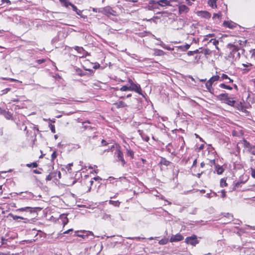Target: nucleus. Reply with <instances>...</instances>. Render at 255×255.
<instances>
[{
    "label": "nucleus",
    "instance_id": "nucleus-36",
    "mask_svg": "<svg viewBox=\"0 0 255 255\" xmlns=\"http://www.w3.org/2000/svg\"><path fill=\"white\" fill-rule=\"evenodd\" d=\"M75 70L76 73L80 76H83L86 75L85 73L81 69L79 68H76Z\"/></svg>",
    "mask_w": 255,
    "mask_h": 255
},
{
    "label": "nucleus",
    "instance_id": "nucleus-38",
    "mask_svg": "<svg viewBox=\"0 0 255 255\" xmlns=\"http://www.w3.org/2000/svg\"><path fill=\"white\" fill-rule=\"evenodd\" d=\"M109 203L110 204L113 205L116 207H119L120 205V202L119 201L109 200Z\"/></svg>",
    "mask_w": 255,
    "mask_h": 255
},
{
    "label": "nucleus",
    "instance_id": "nucleus-32",
    "mask_svg": "<svg viewBox=\"0 0 255 255\" xmlns=\"http://www.w3.org/2000/svg\"><path fill=\"white\" fill-rule=\"evenodd\" d=\"M210 42H212V44L215 46L217 50H219L218 47L219 40L216 39H212L210 40Z\"/></svg>",
    "mask_w": 255,
    "mask_h": 255
},
{
    "label": "nucleus",
    "instance_id": "nucleus-20",
    "mask_svg": "<svg viewBox=\"0 0 255 255\" xmlns=\"http://www.w3.org/2000/svg\"><path fill=\"white\" fill-rule=\"evenodd\" d=\"M189 10V8L184 4L180 5L179 6V11L180 13L187 12Z\"/></svg>",
    "mask_w": 255,
    "mask_h": 255
},
{
    "label": "nucleus",
    "instance_id": "nucleus-40",
    "mask_svg": "<svg viewBox=\"0 0 255 255\" xmlns=\"http://www.w3.org/2000/svg\"><path fill=\"white\" fill-rule=\"evenodd\" d=\"M102 219L105 220L110 221L111 220V216L106 213H104L102 216Z\"/></svg>",
    "mask_w": 255,
    "mask_h": 255
},
{
    "label": "nucleus",
    "instance_id": "nucleus-3",
    "mask_svg": "<svg viewBox=\"0 0 255 255\" xmlns=\"http://www.w3.org/2000/svg\"><path fill=\"white\" fill-rule=\"evenodd\" d=\"M220 80V77L217 75L213 76L207 81H206L205 86L207 89L210 93L213 94L214 91V89L212 87L213 84Z\"/></svg>",
    "mask_w": 255,
    "mask_h": 255
},
{
    "label": "nucleus",
    "instance_id": "nucleus-9",
    "mask_svg": "<svg viewBox=\"0 0 255 255\" xmlns=\"http://www.w3.org/2000/svg\"><path fill=\"white\" fill-rule=\"evenodd\" d=\"M115 154H117V160L121 161L122 162V166H124L126 163V162L124 158V154L123 152L121 150L118 149L115 152Z\"/></svg>",
    "mask_w": 255,
    "mask_h": 255
},
{
    "label": "nucleus",
    "instance_id": "nucleus-37",
    "mask_svg": "<svg viewBox=\"0 0 255 255\" xmlns=\"http://www.w3.org/2000/svg\"><path fill=\"white\" fill-rule=\"evenodd\" d=\"M190 47V44H186L184 45L179 46V49H180L181 51H185L187 50L188 49H189Z\"/></svg>",
    "mask_w": 255,
    "mask_h": 255
},
{
    "label": "nucleus",
    "instance_id": "nucleus-45",
    "mask_svg": "<svg viewBox=\"0 0 255 255\" xmlns=\"http://www.w3.org/2000/svg\"><path fill=\"white\" fill-rule=\"evenodd\" d=\"M120 90L121 91H129V88L128 86L125 85V86H123V87H122L120 89Z\"/></svg>",
    "mask_w": 255,
    "mask_h": 255
},
{
    "label": "nucleus",
    "instance_id": "nucleus-60",
    "mask_svg": "<svg viewBox=\"0 0 255 255\" xmlns=\"http://www.w3.org/2000/svg\"><path fill=\"white\" fill-rule=\"evenodd\" d=\"M166 243V241L165 240H161L159 241V244H162V245L165 244Z\"/></svg>",
    "mask_w": 255,
    "mask_h": 255
},
{
    "label": "nucleus",
    "instance_id": "nucleus-57",
    "mask_svg": "<svg viewBox=\"0 0 255 255\" xmlns=\"http://www.w3.org/2000/svg\"><path fill=\"white\" fill-rule=\"evenodd\" d=\"M45 59H38V60H36V62H37L38 64H41V63H42L44 62H45Z\"/></svg>",
    "mask_w": 255,
    "mask_h": 255
},
{
    "label": "nucleus",
    "instance_id": "nucleus-33",
    "mask_svg": "<svg viewBox=\"0 0 255 255\" xmlns=\"http://www.w3.org/2000/svg\"><path fill=\"white\" fill-rule=\"evenodd\" d=\"M165 54V52L160 49H155L154 50V55L156 56H162Z\"/></svg>",
    "mask_w": 255,
    "mask_h": 255
},
{
    "label": "nucleus",
    "instance_id": "nucleus-2",
    "mask_svg": "<svg viewBox=\"0 0 255 255\" xmlns=\"http://www.w3.org/2000/svg\"><path fill=\"white\" fill-rule=\"evenodd\" d=\"M239 50V48L238 46L231 43L228 44L226 50L228 58L235 59H239L240 54Z\"/></svg>",
    "mask_w": 255,
    "mask_h": 255
},
{
    "label": "nucleus",
    "instance_id": "nucleus-55",
    "mask_svg": "<svg viewBox=\"0 0 255 255\" xmlns=\"http://www.w3.org/2000/svg\"><path fill=\"white\" fill-rule=\"evenodd\" d=\"M221 16V12L219 13H214V15H213V18H219Z\"/></svg>",
    "mask_w": 255,
    "mask_h": 255
},
{
    "label": "nucleus",
    "instance_id": "nucleus-35",
    "mask_svg": "<svg viewBox=\"0 0 255 255\" xmlns=\"http://www.w3.org/2000/svg\"><path fill=\"white\" fill-rule=\"evenodd\" d=\"M116 105H117V108H124V107H126L127 106L126 104L124 102H123L122 101H121L117 103L116 104Z\"/></svg>",
    "mask_w": 255,
    "mask_h": 255
},
{
    "label": "nucleus",
    "instance_id": "nucleus-19",
    "mask_svg": "<svg viewBox=\"0 0 255 255\" xmlns=\"http://www.w3.org/2000/svg\"><path fill=\"white\" fill-rule=\"evenodd\" d=\"M60 220L62 221L63 226H65L68 223V219L65 214H62L60 216Z\"/></svg>",
    "mask_w": 255,
    "mask_h": 255
},
{
    "label": "nucleus",
    "instance_id": "nucleus-43",
    "mask_svg": "<svg viewBox=\"0 0 255 255\" xmlns=\"http://www.w3.org/2000/svg\"><path fill=\"white\" fill-rule=\"evenodd\" d=\"M26 166L28 167H33V168H35V167H37L38 166V164L35 162H34L33 163H28L26 164Z\"/></svg>",
    "mask_w": 255,
    "mask_h": 255
},
{
    "label": "nucleus",
    "instance_id": "nucleus-24",
    "mask_svg": "<svg viewBox=\"0 0 255 255\" xmlns=\"http://www.w3.org/2000/svg\"><path fill=\"white\" fill-rule=\"evenodd\" d=\"M1 244L2 245H8V243L10 242V240H11V238H7L5 236L4 237H1Z\"/></svg>",
    "mask_w": 255,
    "mask_h": 255
},
{
    "label": "nucleus",
    "instance_id": "nucleus-52",
    "mask_svg": "<svg viewBox=\"0 0 255 255\" xmlns=\"http://www.w3.org/2000/svg\"><path fill=\"white\" fill-rule=\"evenodd\" d=\"M221 197L222 198H225L226 197V192L224 189H223L221 191Z\"/></svg>",
    "mask_w": 255,
    "mask_h": 255
},
{
    "label": "nucleus",
    "instance_id": "nucleus-8",
    "mask_svg": "<svg viewBox=\"0 0 255 255\" xmlns=\"http://www.w3.org/2000/svg\"><path fill=\"white\" fill-rule=\"evenodd\" d=\"M128 87L129 88V91H134L139 95H142V90L140 85L133 83H131V85Z\"/></svg>",
    "mask_w": 255,
    "mask_h": 255
},
{
    "label": "nucleus",
    "instance_id": "nucleus-28",
    "mask_svg": "<svg viewBox=\"0 0 255 255\" xmlns=\"http://www.w3.org/2000/svg\"><path fill=\"white\" fill-rule=\"evenodd\" d=\"M149 4L151 5L153 8H158V1L155 0H150L149 1Z\"/></svg>",
    "mask_w": 255,
    "mask_h": 255
},
{
    "label": "nucleus",
    "instance_id": "nucleus-22",
    "mask_svg": "<svg viewBox=\"0 0 255 255\" xmlns=\"http://www.w3.org/2000/svg\"><path fill=\"white\" fill-rule=\"evenodd\" d=\"M170 5V1L168 0H159L158 1V5L164 6Z\"/></svg>",
    "mask_w": 255,
    "mask_h": 255
},
{
    "label": "nucleus",
    "instance_id": "nucleus-15",
    "mask_svg": "<svg viewBox=\"0 0 255 255\" xmlns=\"http://www.w3.org/2000/svg\"><path fill=\"white\" fill-rule=\"evenodd\" d=\"M213 162H214V166H215V169L217 172V173L219 175L222 174L225 171L224 168L222 166H220L218 164H215V162L214 160H213Z\"/></svg>",
    "mask_w": 255,
    "mask_h": 255
},
{
    "label": "nucleus",
    "instance_id": "nucleus-58",
    "mask_svg": "<svg viewBox=\"0 0 255 255\" xmlns=\"http://www.w3.org/2000/svg\"><path fill=\"white\" fill-rule=\"evenodd\" d=\"M101 144H102V145L105 146L108 144V143L107 142V141L103 139L101 141Z\"/></svg>",
    "mask_w": 255,
    "mask_h": 255
},
{
    "label": "nucleus",
    "instance_id": "nucleus-59",
    "mask_svg": "<svg viewBox=\"0 0 255 255\" xmlns=\"http://www.w3.org/2000/svg\"><path fill=\"white\" fill-rule=\"evenodd\" d=\"M2 3L6 2L8 4H10L11 2L9 0H1Z\"/></svg>",
    "mask_w": 255,
    "mask_h": 255
},
{
    "label": "nucleus",
    "instance_id": "nucleus-6",
    "mask_svg": "<svg viewBox=\"0 0 255 255\" xmlns=\"http://www.w3.org/2000/svg\"><path fill=\"white\" fill-rule=\"evenodd\" d=\"M249 179V176L248 175H243L240 178L239 181H238L234 186L235 189L239 188L241 187V185L246 183Z\"/></svg>",
    "mask_w": 255,
    "mask_h": 255
},
{
    "label": "nucleus",
    "instance_id": "nucleus-63",
    "mask_svg": "<svg viewBox=\"0 0 255 255\" xmlns=\"http://www.w3.org/2000/svg\"><path fill=\"white\" fill-rule=\"evenodd\" d=\"M33 172L35 174H41V172L37 169L33 170Z\"/></svg>",
    "mask_w": 255,
    "mask_h": 255
},
{
    "label": "nucleus",
    "instance_id": "nucleus-62",
    "mask_svg": "<svg viewBox=\"0 0 255 255\" xmlns=\"http://www.w3.org/2000/svg\"><path fill=\"white\" fill-rule=\"evenodd\" d=\"M6 111L4 110H2L0 107V115H4V112H5Z\"/></svg>",
    "mask_w": 255,
    "mask_h": 255
},
{
    "label": "nucleus",
    "instance_id": "nucleus-34",
    "mask_svg": "<svg viewBox=\"0 0 255 255\" xmlns=\"http://www.w3.org/2000/svg\"><path fill=\"white\" fill-rule=\"evenodd\" d=\"M199 241L197 239V236L192 235V246H195L196 244H198Z\"/></svg>",
    "mask_w": 255,
    "mask_h": 255
},
{
    "label": "nucleus",
    "instance_id": "nucleus-31",
    "mask_svg": "<svg viewBox=\"0 0 255 255\" xmlns=\"http://www.w3.org/2000/svg\"><path fill=\"white\" fill-rule=\"evenodd\" d=\"M71 7L73 11H75L76 13L79 15H81L82 11L77 8V7L74 5L72 4Z\"/></svg>",
    "mask_w": 255,
    "mask_h": 255
},
{
    "label": "nucleus",
    "instance_id": "nucleus-47",
    "mask_svg": "<svg viewBox=\"0 0 255 255\" xmlns=\"http://www.w3.org/2000/svg\"><path fill=\"white\" fill-rule=\"evenodd\" d=\"M49 127L50 128L51 132L52 133H55L56 131H55V126L54 125H52V124H49Z\"/></svg>",
    "mask_w": 255,
    "mask_h": 255
},
{
    "label": "nucleus",
    "instance_id": "nucleus-41",
    "mask_svg": "<svg viewBox=\"0 0 255 255\" xmlns=\"http://www.w3.org/2000/svg\"><path fill=\"white\" fill-rule=\"evenodd\" d=\"M74 49L75 50H76L78 53H82L84 51H85V50L84 49V48L82 47H79L78 46H76L74 47Z\"/></svg>",
    "mask_w": 255,
    "mask_h": 255
},
{
    "label": "nucleus",
    "instance_id": "nucleus-14",
    "mask_svg": "<svg viewBox=\"0 0 255 255\" xmlns=\"http://www.w3.org/2000/svg\"><path fill=\"white\" fill-rule=\"evenodd\" d=\"M198 50L201 51L203 58L208 55H210L212 54V51L208 48H203L201 47L198 49Z\"/></svg>",
    "mask_w": 255,
    "mask_h": 255
},
{
    "label": "nucleus",
    "instance_id": "nucleus-11",
    "mask_svg": "<svg viewBox=\"0 0 255 255\" xmlns=\"http://www.w3.org/2000/svg\"><path fill=\"white\" fill-rule=\"evenodd\" d=\"M233 107L243 112H246L247 111L246 107L245 106L244 103L239 101H236V104H235Z\"/></svg>",
    "mask_w": 255,
    "mask_h": 255
},
{
    "label": "nucleus",
    "instance_id": "nucleus-16",
    "mask_svg": "<svg viewBox=\"0 0 255 255\" xmlns=\"http://www.w3.org/2000/svg\"><path fill=\"white\" fill-rule=\"evenodd\" d=\"M183 239V237L180 234H176L175 235H173L170 239V241L171 242H176L182 240Z\"/></svg>",
    "mask_w": 255,
    "mask_h": 255
},
{
    "label": "nucleus",
    "instance_id": "nucleus-29",
    "mask_svg": "<svg viewBox=\"0 0 255 255\" xmlns=\"http://www.w3.org/2000/svg\"><path fill=\"white\" fill-rule=\"evenodd\" d=\"M127 155L128 156H130L132 159L134 158V152L130 148H127Z\"/></svg>",
    "mask_w": 255,
    "mask_h": 255
},
{
    "label": "nucleus",
    "instance_id": "nucleus-50",
    "mask_svg": "<svg viewBox=\"0 0 255 255\" xmlns=\"http://www.w3.org/2000/svg\"><path fill=\"white\" fill-rule=\"evenodd\" d=\"M83 128L84 129H93L94 128L92 127L91 126H87V125H83Z\"/></svg>",
    "mask_w": 255,
    "mask_h": 255
},
{
    "label": "nucleus",
    "instance_id": "nucleus-56",
    "mask_svg": "<svg viewBox=\"0 0 255 255\" xmlns=\"http://www.w3.org/2000/svg\"><path fill=\"white\" fill-rule=\"evenodd\" d=\"M251 175L254 178H255V169L253 168H251Z\"/></svg>",
    "mask_w": 255,
    "mask_h": 255
},
{
    "label": "nucleus",
    "instance_id": "nucleus-13",
    "mask_svg": "<svg viewBox=\"0 0 255 255\" xmlns=\"http://www.w3.org/2000/svg\"><path fill=\"white\" fill-rule=\"evenodd\" d=\"M223 25L225 27H227L230 29L236 28L237 25L235 22L231 20L224 21Z\"/></svg>",
    "mask_w": 255,
    "mask_h": 255
},
{
    "label": "nucleus",
    "instance_id": "nucleus-46",
    "mask_svg": "<svg viewBox=\"0 0 255 255\" xmlns=\"http://www.w3.org/2000/svg\"><path fill=\"white\" fill-rule=\"evenodd\" d=\"M204 147V144L202 143L199 146L197 145L195 148V150H197V151H199V150L203 149Z\"/></svg>",
    "mask_w": 255,
    "mask_h": 255
},
{
    "label": "nucleus",
    "instance_id": "nucleus-61",
    "mask_svg": "<svg viewBox=\"0 0 255 255\" xmlns=\"http://www.w3.org/2000/svg\"><path fill=\"white\" fill-rule=\"evenodd\" d=\"M57 175H58V178H57L58 180H59V179H60L61 178V174L59 171H57Z\"/></svg>",
    "mask_w": 255,
    "mask_h": 255
},
{
    "label": "nucleus",
    "instance_id": "nucleus-1",
    "mask_svg": "<svg viewBox=\"0 0 255 255\" xmlns=\"http://www.w3.org/2000/svg\"><path fill=\"white\" fill-rule=\"evenodd\" d=\"M15 212L17 213L24 212V215L27 217L15 215L12 213L8 214V217L12 218L13 220L18 222H19V221L18 220V219L22 220L23 222L24 223H32L34 222V218L37 214L36 208L30 207H25L17 209L15 210Z\"/></svg>",
    "mask_w": 255,
    "mask_h": 255
},
{
    "label": "nucleus",
    "instance_id": "nucleus-26",
    "mask_svg": "<svg viewBox=\"0 0 255 255\" xmlns=\"http://www.w3.org/2000/svg\"><path fill=\"white\" fill-rule=\"evenodd\" d=\"M61 3L65 7H68L69 6H72L73 4L68 0H59Z\"/></svg>",
    "mask_w": 255,
    "mask_h": 255
},
{
    "label": "nucleus",
    "instance_id": "nucleus-18",
    "mask_svg": "<svg viewBox=\"0 0 255 255\" xmlns=\"http://www.w3.org/2000/svg\"><path fill=\"white\" fill-rule=\"evenodd\" d=\"M198 15L206 18H209L211 16V14L207 11H199Z\"/></svg>",
    "mask_w": 255,
    "mask_h": 255
},
{
    "label": "nucleus",
    "instance_id": "nucleus-53",
    "mask_svg": "<svg viewBox=\"0 0 255 255\" xmlns=\"http://www.w3.org/2000/svg\"><path fill=\"white\" fill-rule=\"evenodd\" d=\"M142 139L145 141H148L149 137L147 135H141Z\"/></svg>",
    "mask_w": 255,
    "mask_h": 255
},
{
    "label": "nucleus",
    "instance_id": "nucleus-12",
    "mask_svg": "<svg viewBox=\"0 0 255 255\" xmlns=\"http://www.w3.org/2000/svg\"><path fill=\"white\" fill-rule=\"evenodd\" d=\"M242 144H243L244 148L247 149V151L251 154L254 145H252L248 141L245 139L243 140Z\"/></svg>",
    "mask_w": 255,
    "mask_h": 255
},
{
    "label": "nucleus",
    "instance_id": "nucleus-27",
    "mask_svg": "<svg viewBox=\"0 0 255 255\" xmlns=\"http://www.w3.org/2000/svg\"><path fill=\"white\" fill-rule=\"evenodd\" d=\"M218 0H209L208 1V4L213 8L217 7V1Z\"/></svg>",
    "mask_w": 255,
    "mask_h": 255
},
{
    "label": "nucleus",
    "instance_id": "nucleus-44",
    "mask_svg": "<svg viewBox=\"0 0 255 255\" xmlns=\"http://www.w3.org/2000/svg\"><path fill=\"white\" fill-rule=\"evenodd\" d=\"M50 174H52V177H53V179L58 180L57 177V171H53L51 172H50Z\"/></svg>",
    "mask_w": 255,
    "mask_h": 255
},
{
    "label": "nucleus",
    "instance_id": "nucleus-5",
    "mask_svg": "<svg viewBox=\"0 0 255 255\" xmlns=\"http://www.w3.org/2000/svg\"><path fill=\"white\" fill-rule=\"evenodd\" d=\"M98 12L102 13L107 15H116L117 12L111 7L108 6L98 9Z\"/></svg>",
    "mask_w": 255,
    "mask_h": 255
},
{
    "label": "nucleus",
    "instance_id": "nucleus-4",
    "mask_svg": "<svg viewBox=\"0 0 255 255\" xmlns=\"http://www.w3.org/2000/svg\"><path fill=\"white\" fill-rule=\"evenodd\" d=\"M75 236L81 237L85 240H92L94 239V234L92 232L87 231L76 232Z\"/></svg>",
    "mask_w": 255,
    "mask_h": 255
},
{
    "label": "nucleus",
    "instance_id": "nucleus-49",
    "mask_svg": "<svg viewBox=\"0 0 255 255\" xmlns=\"http://www.w3.org/2000/svg\"><path fill=\"white\" fill-rule=\"evenodd\" d=\"M11 90L10 88H6L5 89H3L1 91V95H4V94H5L6 93H7L9 91H10Z\"/></svg>",
    "mask_w": 255,
    "mask_h": 255
},
{
    "label": "nucleus",
    "instance_id": "nucleus-17",
    "mask_svg": "<svg viewBox=\"0 0 255 255\" xmlns=\"http://www.w3.org/2000/svg\"><path fill=\"white\" fill-rule=\"evenodd\" d=\"M229 97V94L228 93H222L217 96L218 100L223 101L224 103L227 99Z\"/></svg>",
    "mask_w": 255,
    "mask_h": 255
},
{
    "label": "nucleus",
    "instance_id": "nucleus-64",
    "mask_svg": "<svg viewBox=\"0 0 255 255\" xmlns=\"http://www.w3.org/2000/svg\"><path fill=\"white\" fill-rule=\"evenodd\" d=\"M0 255H10L9 253H4L0 252Z\"/></svg>",
    "mask_w": 255,
    "mask_h": 255
},
{
    "label": "nucleus",
    "instance_id": "nucleus-42",
    "mask_svg": "<svg viewBox=\"0 0 255 255\" xmlns=\"http://www.w3.org/2000/svg\"><path fill=\"white\" fill-rule=\"evenodd\" d=\"M160 163L164 165L168 166L169 165L170 162L164 158H162Z\"/></svg>",
    "mask_w": 255,
    "mask_h": 255
},
{
    "label": "nucleus",
    "instance_id": "nucleus-48",
    "mask_svg": "<svg viewBox=\"0 0 255 255\" xmlns=\"http://www.w3.org/2000/svg\"><path fill=\"white\" fill-rule=\"evenodd\" d=\"M57 157L56 151L55 150L53 152L51 155V160H54Z\"/></svg>",
    "mask_w": 255,
    "mask_h": 255
},
{
    "label": "nucleus",
    "instance_id": "nucleus-51",
    "mask_svg": "<svg viewBox=\"0 0 255 255\" xmlns=\"http://www.w3.org/2000/svg\"><path fill=\"white\" fill-rule=\"evenodd\" d=\"M52 176V174H51L50 173L47 176V177L46 178V181H50L52 179H53V178Z\"/></svg>",
    "mask_w": 255,
    "mask_h": 255
},
{
    "label": "nucleus",
    "instance_id": "nucleus-21",
    "mask_svg": "<svg viewBox=\"0 0 255 255\" xmlns=\"http://www.w3.org/2000/svg\"><path fill=\"white\" fill-rule=\"evenodd\" d=\"M225 103L233 107L236 104V101L234 100V98L228 97Z\"/></svg>",
    "mask_w": 255,
    "mask_h": 255
},
{
    "label": "nucleus",
    "instance_id": "nucleus-54",
    "mask_svg": "<svg viewBox=\"0 0 255 255\" xmlns=\"http://www.w3.org/2000/svg\"><path fill=\"white\" fill-rule=\"evenodd\" d=\"M186 241L187 244L191 245V237H188L186 239Z\"/></svg>",
    "mask_w": 255,
    "mask_h": 255
},
{
    "label": "nucleus",
    "instance_id": "nucleus-25",
    "mask_svg": "<svg viewBox=\"0 0 255 255\" xmlns=\"http://www.w3.org/2000/svg\"><path fill=\"white\" fill-rule=\"evenodd\" d=\"M228 80L229 81V83H232L233 82V80L231 79L227 75L225 74H222L221 77H220V80Z\"/></svg>",
    "mask_w": 255,
    "mask_h": 255
},
{
    "label": "nucleus",
    "instance_id": "nucleus-39",
    "mask_svg": "<svg viewBox=\"0 0 255 255\" xmlns=\"http://www.w3.org/2000/svg\"><path fill=\"white\" fill-rule=\"evenodd\" d=\"M219 87L221 88L226 89L229 90H232L233 89L232 87H231L230 86L226 85L224 83L221 84L219 85Z\"/></svg>",
    "mask_w": 255,
    "mask_h": 255
},
{
    "label": "nucleus",
    "instance_id": "nucleus-23",
    "mask_svg": "<svg viewBox=\"0 0 255 255\" xmlns=\"http://www.w3.org/2000/svg\"><path fill=\"white\" fill-rule=\"evenodd\" d=\"M227 177H224L221 178L220 181V186L221 187H225L228 186V183H227Z\"/></svg>",
    "mask_w": 255,
    "mask_h": 255
},
{
    "label": "nucleus",
    "instance_id": "nucleus-10",
    "mask_svg": "<svg viewBox=\"0 0 255 255\" xmlns=\"http://www.w3.org/2000/svg\"><path fill=\"white\" fill-rule=\"evenodd\" d=\"M19 195L21 196L22 198L25 200H31L33 198V194L30 192H21L18 194Z\"/></svg>",
    "mask_w": 255,
    "mask_h": 255
},
{
    "label": "nucleus",
    "instance_id": "nucleus-7",
    "mask_svg": "<svg viewBox=\"0 0 255 255\" xmlns=\"http://www.w3.org/2000/svg\"><path fill=\"white\" fill-rule=\"evenodd\" d=\"M192 57L194 58V62H198L201 59H203V55L201 51L198 49L192 51Z\"/></svg>",
    "mask_w": 255,
    "mask_h": 255
},
{
    "label": "nucleus",
    "instance_id": "nucleus-30",
    "mask_svg": "<svg viewBox=\"0 0 255 255\" xmlns=\"http://www.w3.org/2000/svg\"><path fill=\"white\" fill-rule=\"evenodd\" d=\"M3 116L7 120H12V114L10 112L7 111H6L5 112H4V115Z\"/></svg>",
    "mask_w": 255,
    "mask_h": 255
}]
</instances>
